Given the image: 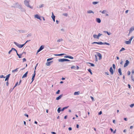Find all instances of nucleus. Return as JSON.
<instances>
[{
    "label": "nucleus",
    "mask_w": 134,
    "mask_h": 134,
    "mask_svg": "<svg viewBox=\"0 0 134 134\" xmlns=\"http://www.w3.org/2000/svg\"><path fill=\"white\" fill-rule=\"evenodd\" d=\"M30 1L25 0L24 1V3L25 5L27 7L30 8L31 9H33V7L32 6H30L29 5Z\"/></svg>",
    "instance_id": "1"
},
{
    "label": "nucleus",
    "mask_w": 134,
    "mask_h": 134,
    "mask_svg": "<svg viewBox=\"0 0 134 134\" xmlns=\"http://www.w3.org/2000/svg\"><path fill=\"white\" fill-rule=\"evenodd\" d=\"M69 106H67L64 107H63L62 109L61 107H59L57 109V111L58 113H59L61 111H63L64 110L67 109Z\"/></svg>",
    "instance_id": "2"
},
{
    "label": "nucleus",
    "mask_w": 134,
    "mask_h": 134,
    "mask_svg": "<svg viewBox=\"0 0 134 134\" xmlns=\"http://www.w3.org/2000/svg\"><path fill=\"white\" fill-rule=\"evenodd\" d=\"M14 43L19 48H22L25 45V44H20L15 42H14Z\"/></svg>",
    "instance_id": "3"
},
{
    "label": "nucleus",
    "mask_w": 134,
    "mask_h": 134,
    "mask_svg": "<svg viewBox=\"0 0 134 134\" xmlns=\"http://www.w3.org/2000/svg\"><path fill=\"white\" fill-rule=\"evenodd\" d=\"M20 5H19V4L17 2L15 3H14L13 4V5L12 6V7H14L15 8H18L20 7Z\"/></svg>",
    "instance_id": "4"
},
{
    "label": "nucleus",
    "mask_w": 134,
    "mask_h": 134,
    "mask_svg": "<svg viewBox=\"0 0 134 134\" xmlns=\"http://www.w3.org/2000/svg\"><path fill=\"white\" fill-rule=\"evenodd\" d=\"M129 63V61L128 60H126L125 61V63L124 65V67H126L128 65Z\"/></svg>",
    "instance_id": "5"
},
{
    "label": "nucleus",
    "mask_w": 134,
    "mask_h": 134,
    "mask_svg": "<svg viewBox=\"0 0 134 134\" xmlns=\"http://www.w3.org/2000/svg\"><path fill=\"white\" fill-rule=\"evenodd\" d=\"M96 53L97 54V55L99 57V59L100 60L102 58V55L99 52H97Z\"/></svg>",
    "instance_id": "6"
},
{
    "label": "nucleus",
    "mask_w": 134,
    "mask_h": 134,
    "mask_svg": "<svg viewBox=\"0 0 134 134\" xmlns=\"http://www.w3.org/2000/svg\"><path fill=\"white\" fill-rule=\"evenodd\" d=\"M44 47V46L42 45L41 46L39 49L37 50V53H38L42 50L43 49Z\"/></svg>",
    "instance_id": "7"
},
{
    "label": "nucleus",
    "mask_w": 134,
    "mask_h": 134,
    "mask_svg": "<svg viewBox=\"0 0 134 134\" xmlns=\"http://www.w3.org/2000/svg\"><path fill=\"white\" fill-rule=\"evenodd\" d=\"M64 58H68L71 59H73L74 58L73 57L69 55H66L64 56Z\"/></svg>",
    "instance_id": "8"
},
{
    "label": "nucleus",
    "mask_w": 134,
    "mask_h": 134,
    "mask_svg": "<svg viewBox=\"0 0 134 134\" xmlns=\"http://www.w3.org/2000/svg\"><path fill=\"white\" fill-rule=\"evenodd\" d=\"M35 17L36 18L39 19L40 20H41V16L38 14L35 15Z\"/></svg>",
    "instance_id": "9"
},
{
    "label": "nucleus",
    "mask_w": 134,
    "mask_h": 134,
    "mask_svg": "<svg viewBox=\"0 0 134 134\" xmlns=\"http://www.w3.org/2000/svg\"><path fill=\"white\" fill-rule=\"evenodd\" d=\"M11 74H8V75H7L5 79V81H8L9 78L10 77V75Z\"/></svg>",
    "instance_id": "10"
},
{
    "label": "nucleus",
    "mask_w": 134,
    "mask_h": 134,
    "mask_svg": "<svg viewBox=\"0 0 134 134\" xmlns=\"http://www.w3.org/2000/svg\"><path fill=\"white\" fill-rule=\"evenodd\" d=\"M109 71L111 75H113L114 73V71L112 67H111L109 69Z\"/></svg>",
    "instance_id": "11"
},
{
    "label": "nucleus",
    "mask_w": 134,
    "mask_h": 134,
    "mask_svg": "<svg viewBox=\"0 0 134 134\" xmlns=\"http://www.w3.org/2000/svg\"><path fill=\"white\" fill-rule=\"evenodd\" d=\"M133 30H134V27H131L129 30V31L128 35H129L131 33Z\"/></svg>",
    "instance_id": "12"
},
{
    "label": "nucleus",
    "mask_w": 134,
    "mask_h": 134,
    "mask_svg": "<svg viewBox=\"0 0 134 134\" xmlns=\"http://www.w3.org/2000/svg\"><path fill=\"white\" fill-rule=\"evenodd\" d=\"M58 61L59 62L62 63L65 62V58H62L59 59L58 60Z\"/></svg>",
    "instance_id": "13"
},
{
    "label": "nucleus",
    "mask_w": 134,
    "mask_h": 134,
    "mask_svg": "<svg viewBox=\"0 0 134 134\" xmlns=\"http://www.w3.org/2000/svg\"><path fill=\"white\" fill-rule=\"evenodd\" d=\"M53 62V61H51L50 62H48L46 63V65L47 66H50L51 64V63Z\"/></svg>",
    "instance_id": "14"
},
{
    "label": "nucleus",
    "mask_w": 134,
    "mask_h": 134,
    "mask_svg": "<svg viewBox=\"0 0 134 134\" xmlns=\"http://www.w3.org/2000/svg\"><path fill=\"white\" fill-rule=\"evenodd\" d=\"M19 8L20 9V10L22 12H24L25 11V9L24 8H23L22 6L21 5H20Z\"/></svg>",
    "instance_id": "15"
},
{
    "label": "nucleus",
    "mask_w": 134,
    "mask_h": 134,
    "mask_svg": "<svg viewBox=\"0 0 134 134\" xmlns=\"http://www.w3.org/2000/svg\"><path fill=\"white\" fill-rule=\"evenodd\" d=\"M63 94H60V96H58V97H57L56 98V100H59V99H60L62 97V96H63Z\"/></svg>",
    "instance_id": "16"
},
{
    "label": "nucleus",
    "mask_w": 134,
    "mask_h": 134,
    "mask_svg": "<svg viewBox=\"0 0 134 134\" xmlns=\"http://www.w3.org/2000/svg\"><path fill=\"white\" fill-rule=\"evenodd\" d=\"M28 73V71H27L22 76V78L26 77H27V75Z\"/></svg>",
    "instance_id": "17"
},
{
    "label": "nucleus",
    "mask_w": 134,
    "mask_h": 134,
    "mask_svg": "<svg viewBox=\"0 0 134 134\" xmlns=\"http://www.w3.org/2000/svg\"><path fill=\"white\" fill-rule=\"evenodd\" d=\"M92 44H98L101 45V42H94L92 43Z\"/></svg>",
    "instance_id": "18"
},
{
    "label": "nucleus",
    "mask_w": 134,
    "mask_h": 134,
    "mask_svg": "<svg viewBox=\"0 0 134 134\" xmlns=\"http://www.w3.org/2000/svg\"><path fill=\"white\" fill-rule=\"evenodd\" d=\"M103 44H106L107 45H110V43H107V42H101V45H103Z\"/></svg>",
    "instance_id": "19"
},
{
    "label": "nucleus",
    "mask_w": 134,
    "mask_h": 134,
    "mask_svg": "<svg viewBox=\"0 0 134 134\" xmlns=\"http://www.w3.org/2000/svg\"><path fill=\"white\" fill-rule=\"evenodd\" d=\"M118 72L119 73V75H122V73L121 72V69L120 68H119L118 69Z\"/></svg>",
    "instance_id": "20"
},
{
    "label": "nucleus",
    "mask_w": 134,
    "mask_h": 134,
    "mask_svg": "<svg viewBox=\"0 0 134 134\" xmlns=\"http://www.w3.org/2000/svg\"><path fill=\"white\" fill-rule=\"evenodd\" d=\"M131 41H130L129 40V41H125V43L126 44H131Z\"/></svg>",
    "instance_id": "21"
},
{
    "label": "nucleus",
    "mask_w": 134,
    "mask_h": 134,
    "mask_svg": "<svg viewBox=\"0 0 134 134\" xmlns=\"http://www.w3.org/2000/svg\"><path fill=\"white\" fill-rule=\"evenodd\" d=\"M93 37L94 38H97V39H99V38L98 35H97L96 34L93 35Z\"/></svg>",
    "instance_id": "22"
},
{
    "label": "nucleus",
    "mask_w": 134,
    "mask_h": 134,
    "mask_svg": "<svg viewBox=\"0 0 134 134\" xmlns=\"http://www.w3.org/2000/svg\"><path fill=\"white\" fill-rule=\"evenodd\" d=\"M96 21L98 23H100L101 22V20L99 18H97L96 19Z\"/></svg>",
    "instance_id": "23"
},
{
    "label": "nucleus",
    "mask_w": 134,
    "mask_h": 134,
    "mask_svg": "<svg viewBox=\"0 0 134 134\" xmlns=\"http://www.w3.org/2000/svg\"><path fill=\"white\" fill-rule=\"evenodd\" d=\"M65 54H66L65 53H61L58 54H55L54 55L56 56H62Z\"/></svg>",
    "instance_id": "24"
},
{
    "label": "nucleus",
    "mask_w": 134,
    "mask_h": 134,
    "mask_svg": "<svg viewBox=\"0 0 134 134\" xmlns=\"http://www.w3.org/2000/svg\"><path fill=\"white\" fill-rule=\"evenodd\" d=\"M16 54L18 56L19 58H21L22 57V55H23V54H19L17 52L16 53Z\"/></svg>",
    "instance_id": "25"
},
{
    "label": "nucleus",
    "mask_w": 134,
    "mask_h": 134,
    "mask_svg": "<svg viewBox=\"0 0 134 134\" xmlns=\"http://www.w3.org/2000/svg\"><path fill=\"white\" fill-rule=\"evenodd\" d=\"M80 93V92L79 91H77V92H75L74 93V95H78Z\"/></svg>",
    "instance_id": "26"
},
{
    "label": "nucleus",
    "mask_w": 134,
    "mask_h": 134,
    "mask_svg": "<svg viewBox=\"0 0 134 134\" xmlns=\"http://www.w3.org/2000/svg\"><path fill=\"white\" fill-rule=\"evenodd\" d=\"M103 32L104 33H107L108 35H110L111 34L109 32H108L107 31H104Z\"/></svg>",
    "instance_id": "27"
},
{
    "label": "nucleus",
    "mask_w": 134,
    "mask_h": 134,
    "mask_svg": "<svg viewBox=\"0 0 134 134\" xmlns=\"http://www.w3.org/2000/svg\"><path fill=\"white\" fill-rule=\"evenodd\" d=\"M87 70L88 71L90 72V74L91 75L92 74V70L90 68L88 69Z\"/></svg>",
    "instance_id": "28"
},
{
    "label": "nucleus",
    "mask_w": 134,
    "mask_h": 134,
    "mask_svg": "<svg viewBox=\"0 0 134 134\" xmlns=\"http://www.w3.org/2000/svg\"><path fill=\"white\" fill-rule=\"evenodd\" d=\"M36 74V71H35H35H34V73L33 74L32 77H34L35 78V77Z\"/></svg>",
    "instance_id": "29"
},
{
    "label": "nucleus",
    "mask_w": 134,
    "mask_h": 134,
    "mask_svg": "<svg viewBox=\"0 0 134 134\" xmlns=\"http://www.w3.org/2000/svg\"><path fill=\"white\" fill-rule=\"evenodd\" d=\"M87 13H92L93 14L94 13V12L92 10H89L88 11H87Z\"/></svg>",
    "instance_id": "30"
},
{
    "label": "nucleus",
    "mask_w": 134,
    "mask_h": 134,
    "mask_svg": "<svg viewBox=\"0 0 134 134\" xmlns=\"http://www.w3.org/2000/svg\"><path fill=\"white\" fill-rule=\"evenodd\" d=\"M51 17L52 19H54L55 18V16L54 15L53 13V12L52 13V15L51 16Z\"/></svg>",
    "instance_id": "31"
},
{
    "label": "nucleus",
    "mask_w": 134,
    "mask_h": 134,
    "mask_svg": "<svg viewBox=\"0 0 134 134\" xmlns=\"http://www.w3.org/2000/svg\"><path fill=\"white\" fill-rule=\"evenodd\" d=\"M88 63L90 64V66H91L94 67L95 66V65L93 64V63H90V62L87 63Z\"/></svg>",
    "instance_id": "32"
},
{
    "label": "nucleus",
    "mask_w": 134,
    "mask_h": 134,
    "mask_svg": "<svg viewBox=\"0 0 134 134\" xmlns=\"http://www.w3.org/2000/svg\"><path fill=\"white\" fill-rule=\"evenodd\" d=\"M99 3L98 2L94 1L92 2V4L94 5H96Z\"/></svg>",
    "instance_id": "33"
},
{
    "label": "nucleus",
    "mask_w": 134,
    "mask_h": 134,
    "mask_svg": "<svg viewBox=\"0 0 134 134\" xmlns=\"http://www.w3.org/2000/svg\"><path fill=\"white\" fill-rule=\"evenodd\" d=\"M19 31L21 33H25V30H19Z\"/></svg>",
    "instance_id": "34"
},
{
    "label": "nucleus",
    "mask_w": 134,
    "mask_h": 134,
    "mask_svg": "<svg viewBox=\"0 0 134 134\" xmlns=\"http://www.w3.org/2000/svg\"><path fill=\"white\" fill-rule=\"evenodd\" d=\"M125 50V49L124 47H122L120 50L119 52H121L123 51H124Z\"/></svg>",
    "instance_id": "35"
},
{
    "label": "nucleus",
    "mask_w": 134,
    "mask_h": 134,
    "mask_svg": "<svg viewBox=\"0 0 134 134\" xmlns=\"http://www.w3.org/2000/svg\"><path fill=\"white\" fill-rule=\"evenodd\" d=\"M18 68H16L15 69H14V70H13L12 72H17L18 71Z\"/></svg>",
    "instance_id": "36"
},
{
    "label": "nucleus",
    "mask_w": 134,
    "mask_h": 134,
    "mask_svg": "<svg viewBox=\"0 0 134 134\" xmlns=\"http://www.w3.org/2000/svg\"><path fill=\"white\" fill-rule=\"evenodd\" d=\"M53 59V58H48L47 60V62L49 61L52 60Z\"/></svg>",
    "instance_id": "37"
},
{
    "label": "nucleus",
    "mask_w": 134,
    "mask_h": 134,
    "mask_svg": "<svg viewBox=\"0 0 134 134\" xmlns=\"http://www.w3.org/2000/svg\"><path fill=\"white\" fill-rule=\"evenodd\" d=\"M12 51H15L16 52V53H17L18 52L17 50L16 49L14 48H12Z\"/></svg>",
    "instance_id": "38"
},
{
    "label": "nucleus",
    "mask_w": 134,
    "mask_h": 134,
    "mask_svg": "<svg viewBox=\"0 0 134 134\" xmlns=\"http://www.w3.org/2000/svg\"><path fill=\"white\" fill-rule=\"evenodd\" d=\"M71 68L72 69H74V70H76V66H72L71 67Z\"/></svg>",
    "instance_id": "39"
},
{
    "label": "nucleus",
    "mask_w": 134,
    "mask_h": 134,
    "mask_svg": "<svg viewBox=\"0 0 134 134\" xmlns=\"http://www.w3.org/2000/svg\"><path fill=\"white\" fill-rule=\"evenodd\" d=\"M18 82H17L15 84L13 87L14 88L15 87H16L18 85Z\"/></svg>",
    "instance_id": "40"
},
{
    "label": "nucleus",
    "mask_w": 134,
    "mask_h": 134,
    "mask_svg": "<svg viewBox=\"0 0 134 134\" xmlns=\"http://www.w3.org/2000/svg\"><path fill=\"white\" fill-rule=\"evenodd\" d=\"M95 61L96 62H97L98 60L97 56V55H95Z\"/></svg>",
    "instance_id": "41"
},
{
    "label": "nucleus",
    "mask_w": 134,
    "mask_h": 134,
    "mask_svg": "<svg viewBox=\"0 0 134 134\" xmlns=\"http://www.w3.org/2000/svg\"><path fill=\"white\" fill-rule=\"evenodd\" d=\"M60 90H58V91L56 92V93L57 94H59L60 93Z\"/></svg>",
    "instance_id": "42"
},
{
    "label": "nucleus",
    "mask_w": 134,
    "mask_h": 134,
    "mask_svg": "<svg viewBox=\"0 0 134 134\" xmlns=\"http://www.w3.org/2000/svg\"><path fill=\"white\" fill-rule=\"evenodd\" d=\"M134 37V36H132L130 38L129 40V41H130L131 42V41L133 39V38Z\"/></svg>",
    "instance_id": "43"
},
{
    "label": "nucleus",
    "mask_w": 134,
    "mask_h": 134,
    "mask_svg": "<svg viewBox=\"0 0 134 134\" xmlns=\"http://www.w3.org/2000/svg\"><path fill=\"white\" fill-rule=\"evenodd\" d=\"M107 12L106 10H103L102 12H101V13L102 14H105L106 12Z\"/></svg>",
    "instance_id": "44"
},
{
    "label": "nucleus",
    "mask_w": 134,
    "mask_h": 134,
    "mask_svg": "<svg viewBox=\"0 0 134 134\" xmlns=\"http://www.w3.org/2000/svg\"><path fill=\"white\" fill-rule=\"evenodd\" d=\"M14 88H10L9 90V93H10L13 91Z\"/></svg>",
    "instance_id": "45"
},
{
    "label": "nucleus",
    "mask_w": 134,
    "mask_h": 134,
    "mask_svg": "<svg viewBox=\"0 0 134 134\" xmlns=\"http://www.w3.org/2000/svg\"><path fill=\"white\" fill-rule=\"evenodd\" d=\"M134 106V103L130 105V107L131 108H132Z\"/></svg>",
    "instance_id": "46"
},
{
    "label": "nucleus",
    "mask_w": 134,
    "mask_h": 134,
    "mask_svg": "<svg viewBox=\"0 0 134 134\" xmlns=\"http://www.w3.org/2000/svg\"><path fill=\"white\" fill-rule=\"evenodd\" d=\"M113 68L115 70V64H113Z\"/></svg>",
    "instance_id": "47"
},
{
    "label": "nucleus",
    "mask_w": 134,
    "mask_h": 134,
    "mask_svg": "<svg viewBox=\"0 0 134 134\" xmlns=\"http://www.w3.org/2000/svg\"><path fill=\"white\" fill-rule=\"evenodd\" d=\"M131 80L133 81H134V78L133 77V76L132 75L131 76Z\"/></svg>",
    "instance_id": "48"
},
{
    "label": "nucleus",
    "mask_w": 134,
    "mask_h": 134,
    "mask_svg": "<svg viewBox=\"0 0 134 134\" xmlns=\"http://www.w3.org/2000/svg\"><path fill=\"white\" fill-rule=\"evenodd\" d=\"M63 40L62 39H59L57 41L60 42H61V41H62Z\"/></svg>",
    "instance_id": "49"
},
{
    "label": "nucleus",
    "mask_w": 134,
    "mask_h": 134,
    "mask_svg": "<svg viewBox=\"0 0 134 134\" xmlns=\"http://www.w3.org/2000/svg\"><path fill=\"white\" fill-rule=\"evenodd\" d=\"M5 77L3 75H0V78H5Z\"/></svg>",
    "instance_id": "50"
},
{
    "label": "nucleus",
    "mask_w": 134,
    "mask_h": 134,
    "mask_svg": "<svg viewBox=\"0 0 134 134\" xmlns=\"http://www.w3.org/2000/svg\"><path fill=\"white\" fill-rule=\"evenodd\" d=\"M131 74V72L130 71H128L127 72V74L128 75H130Z\"/></svg>",
    "instance_id": "51"
},
{
    "label": "nucleus",
    "mask_w": 134,
    "mask_h": 134,
    "mask_svg": "<svg viewBox=\"0 0 134 134\" xmlns=\"http://www.w3.org/2000/svg\"><path fill=\"white\" fill-rule=\"evenodd\" d=\"M102 114V111H100L98 113V115H100Z\"/></svg>",
    "instance_id": "52"
},
{
    "label": "nucleus",
    "mask_w": 134,
    "mask_h": 134,
    "mask_svg": "<svg viewBox=\"0 0 134 134\" xmlns=\"http://www.w3.org/2000/svg\"><path fill=\"white\" fill-rule=\"evenodd\" d=\"M31 36V33L29 34L27 36V37H29V36Z\"/></svg>",
    "instance_id": "53"
},
{
    "label": "nucleus",
    "mask_w": 134,
    "mask_h": 134,
    "mask_svg": "<svg viewBox=\"0 0 134 134\" xmlns=\"http://www.w3.org/2000/svg\"><path fill=\"white\" fill-rule=\"evenodd\" d=\"M34 79H35L34 78L32 77V78L31 79L32 81H31V82L30 83V84H31L34 81Z\"/></svg>",
    "instance_id": "54"
},
{
    "label": "nucleus",
    "mask_w": 134,
    "mask_h": 134,
    "mask_svg": "<svg viewBox=\"0 0 134 134\" xmlns=\"http://www.w3.org/2000/svg\"><path fill=\"white\" fill-rule=\"evenodd\" d=\"M76 66V69H79V66L77 65H76L75 66Z\"/></svg>",
    "instance_id": "55"
},
{
    "label": "nucleus",
    "mask_w": 134,
    "mask_h": 134,
    "mask_svg": "<svg viewBox=\"0 0 134 134\" xmlns=\"http://www.w3.org/2000/svg\"><path fill=\"white\" fill-rule=\"evenodd\" d=\"M63 15L64 16H67L68 15V14L67 13H63Z\"/></svg>",
    "instance_id": "56"
},
{
    "label": "nucleus",
    "mask_w": 134,
    "mask_h": 134,
    "mask_svg": "<svg viewBox=\"0 0 134 134\" xmlns=\"http://www.w3.org/2000/svg\"><path fill=\"white\" fill-rule=\"evenodd\" d=\"M90 98L93 101L94 100V98L93 97L91 96Z\"/></svg>",
    "instance_id": "57"
},
{
    "label": "nucleus",
    "mask_w": 134,
    "mask_h": 134,
    "mask_svg": "<svg viewBox=\"0 0 134 134\" xmlns=\"http://www.w3.org/2000/svg\"><path fill=\"white\" fill-rule=\"evenodd\" d=\"M44 5L43 4H41V5L39 6L40 8H41L44 7Z\"/></svg>",
    "instance_id": "58"
},
{
    "label": "nucleus",
    "mask_w": 134,
    "mask_h": 134,
    "mask_svg": "<svg viewBox=\"0 0 134 134\" xmlns=\"http://www.w3.org/2000/svg\"><path fill=\"white\" fill-rule=\"evenodd\" d=\"M98 37H99L100 36H101L102 35V34H100V33H99L98 35Z\"/></svg>",
    "instance_id": "59"
},
{
    "label": "nucleus",
    "mask_w": 134,
    "mask_h": 134,
    "mask_svg": "<svg viewBox=\"0 0 134 134\" xmlns=\"http://www.w3.org/2000/svg\"><path fill=\"white\" fill-rule=\"evenodd\" d=\"M23 62H26V59L25 58H23Z\"/></svg>",
    "instance_id": "60"
},
{
    "label": "nucleus",
    "mask_w": 134,
    "mask_h": 134,
    "mask_svg": "<svg viewBox=\"0 0 134 134\" xmlns=\"http://www.w3.org/2000/svg\"><path fill=\"white\" fill-rule=\"evenodd\" d=\"M12 51V49H11L8 52V54H10Z\"/></svg>",
    "instance_id": "61"
},
{
    "label": "nucleus",
    "mask_w": 134,
    "mask_h": 134,
    "mask_svg": "<svg viewBox=\"0 0 134 134\" xmlns=\"http://www.w3.org/2000/svg\"><path fill=\"white\" fill-rule=\"evenodd\" d=\"M9 82H8V81H7L6 82V86H8L9 85Z\"/></svg>",
    "instance_id": "62"
},
{
    "label": "nucleus",
    "mask_w": 134,
    "mask_h": 134,
    "mask_svg": "<svg viewBox=\"0 0 134 134\" xmlns=\"http://www.w3.org/2000/svg\"><path fill=\"white\" fill-rule=\"evenodd\" d=\"M24 115L25 116H26V117H29V115H28L26 113L25 114H24Z\"/></svg>",
    "instance_id": "63"
},
{
    "label": "nucleus",
    "mask_w": 134,
    "mask_h": 134,
    "mask_svg": "<svg viewBox=\"0 0 134 134\" xmlns=\"http://www.w3.org/2000/svg\"><path fill=\"white\" fill-rule=\"evenodd\" d=\"M51 133L52 134H56V133L54 132H52Z\"/></svg>",
    "instance_id": "64"
}]
</instances>
